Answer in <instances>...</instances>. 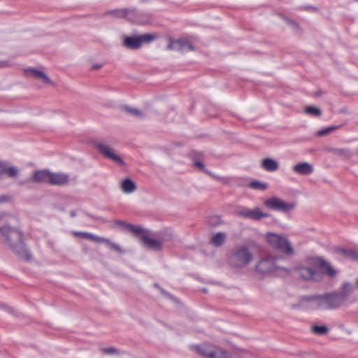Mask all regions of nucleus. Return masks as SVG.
I'll list each match as a JSON object with an SVG mask.
<instances>
[{
  "mask_svg": "<svg viewBox=\"0 0 358 358\" xmlns=\"http://www.w3.org/2000/svg\"><path fill=\"white\" fill-rule=\"evenodd\" d=\"M0 234L4 238L5 243L19 257L29 261L31 255L23 241L22 231L8 224L0 227Z\"/></svg>",
  "mask_w": 358,
  "mask_h": 358,
  "instance_id": "obj_1",
  "label": "nucleus"
},
{
  "mask_svg": "<svg viewBox=\"0 0 358 358\" xmlns=\"http://www.w3.org/2000/svg\"><path fill=\"white\" fill-rule=\"evenodd\" d=\"M307 262L310 266L322 268L323 272L321 273L307 266H297L296 270L299 275L303 280L318 282L322 280V273H325L329 276H334L336 274V271L331 267V264L322 257H310L307 259Z\"/></svg>",
  "mask_w": 358,
  "mask_h": 358,
  "instance_id": "obj_2",
  "label": "nucleus"
},
{
  "mask_svg": "<svg viewBox=\"0 0 358 358\" xmlns=\"http://www.w3.org/2000/svg\"><path fill=\"white\" fill-rule=\"evenodd\" d=\"M303 300L311 303V306L316 309L334 310L346 305L338 292L307 296Z\"/></svg>",
  "mask_w": 358,
  "mask_h": 358,
  "instance_id": "obj_3",
  "label": "nucleus"
},
{
  "mask_svg": "<svg viewBox=\"0 0 358 358\" xmlns=\"http://www.w3.org/2000/svg\"><path fill=\"white\" fill-rule=\"evenodd\" d=\"M252 254L246 245L236 247L229 257V264L236 268H242L252 259Z\"/></svg>",
  "mask_w": 358,
  "mask_h": 358,
  "instance_id": "obj_4",
  "label": "nucleus"
},
{
  "mask_svg": "<svg viewBox=\"0 0 358 358\" xmlns=\"http://www.w3.org/2000/svg\"><path fill=\"white\" fill-rule=\"evenodd\" d=\"M196 351L206 358H233L229 351L214 345L203 343L194 346Z\"/></svg>",
  "mask_w": 358,
  "mask_h": 358,
  "instance_id": "obj_5",
  "label": "nucleus"
},
{
  "mask_svg": "<svg viewBox=\"0 0 358 358\" xmlns=\"http://www.w3.org/2000/svg\"><path fill=\"white\" fill-rule=\"evenodd\" d=\"M279 258L266 257L261 258L255 266V271L261 274H268L277 271H283L289 273V270L285 267L280 266L276 264Z\"/></svg>",
  "mask_w": 358,
  "mask_h": 358,
  "instance_id": "obj_6",
  "label": "nucleus"
},
{
  "mask_svg": "<svg viewBox=\"0 0 358 358\" xmlns=\"http://www.w3.org/2000/svg\"><path fill=\"white\" fill-rule=\"evenodd\" d=\"M266 240L273 248L280 252L287 255L294 254V250L287 238L275 233H268Z\"/></svg>",
  "mask_w": 358,
  "mask_h": 358,
  "instance_id": "obj_7",
  "label": "nucleus"
},
{
  "mask_svg": "<svg viewBox=\"0 0 358 358\" xmlns=\"http://www.w3.org/2000/svg\"><path fill=\"white\" fill-rule=\"evenodd\" d=\"M157 38V36L151 34H145L141 36L123 37L122 45L130 50L139 49L143 43H148Z\"/></svg>",
  "mask_w": 358,
  "mask_h": 358,
  "instance_id": "obj_8",
  "label": "nucleus"
},
{
  "mask_svg": "<svg viewBox=\"0 0 358 358\" xmlns=\"http://www.w3.org/2000/svg\"><path fill=\"white\" fill-rule=\"evenodd\" d=\"M264 205L269 209L283 213H287L295 208L294 203H286L274 196L266 199L264 201Z\"/></svg>",
  "mask_w": 358,
  "mask_h": 358,
  "instance_id": "obj_9",
  "label": "nucleus"
},
{
  "mask_svg": "<svg viewBox=\"0 0 358 358\" xmlns=\"http://www.w3.org/2000/svg\"><path fill=\"white\" fill-rule=\"evenodd\" d=\"M94 147L105 157L109 159L120 166L124 165L123 159L115 152L110 145L101 142H95Z\"/></svg>",
  "mask_w": 358,
  "mask_h": 358,
  "instance_id": "obj_10",
  "label": "nucleus"
},
{
  "mask_svg": "<svg viewBox=\"0 0 358 358\" xmlns=\"http://www.w3.org/2000/svg\"><path fill=\"white\" fill-rule=\"evenodd\" d=\"M237 215L244 218L253 220H259L270 216L268 213L262 212L259 207H255L252 209L243 208L237 212Z\"/></svg>",
  "mask_w": 358,
  "mask_h": 358,
  "instance_id": "obj_11",
  "label": "nucleus"
},
{
  "mask_svg": "<svg viewBox=\"0 0 358 358\" xmlns=\"http://www.w3.org/2000/svg\"><path fill=\"white\" fill-rule=\"evenodd\" d=\"M144 248L152 250H160L162 249L161 241L152 239L150 237L149 231H144L141 236Z\"/></svg>",
  "mask_w": 358,
  "mask_h": 358,
  "instance_id": "obj_12",
  "label": "nucleus"
},
{
  "mask_svg": "<svg viewBox=\"0 0 358 358\" xmlns=\"http://www.w3.org/2000/svg\"><path fill=\"white\" fill-rule=\"evenodd\" d=\"M49 184L56 186L66 185L69 182V176L64 173L50 172Z\"/></svg>",
  "mask_w": 358,
  "mask_h": 358,
  "instance_id": "obj_13",
  "label": "nucleus"
},
{
  "mask_svg": "<svg viewBox=\"0 0 358 358\" xmlns=\"http://www.w3.org/2000/svg\"><path fill=\"white\" fill-rule=\"evenodd\" d=\"M136 10L135 9H130V8H122V9H115L112 10H108L103 15H110L113 17H124L129 20H132L131 18L129 17L131 14H135Z\"/></svg>",
  "mask_w": 358,
  "mask_h": 358,
  "instance_id": "obj_14",
  "label": "nucleus"
},
{
  "mask_svg": "<svg viewBox=\"0 0 358 358\" xmlns=\"http://www.w3.org/2000/svg\"><path fill=\"white\" fill-rule=\"evenodd\" d=\"M292 170L299 175L308 176L313 172L314 169L313 165L308 162H301L294 165Z\"/></svg>",
  "mask_w": 358,
  "mask_h": 358,
  "instance_id": "obj_15",
  "label": "nucleus"
},
{
  "mask_svg": "<svg viewBox=\"0 0 358 358\" xmlns=\"http://www.w3.org/2000/svg\"><path fill=\"white\" fill-rule=\"evenodd\" d=\"M6 174L9 177H16L18 174V169L15 166H8V163L0 160V175Z\"/></svg>",
  "mask_w": 358,
  "mask_h": 358,
  "instance_id": "obj_16",
  "label": "nucleus"
},
{
  "mask_svg": "<svg viewBox=\"0 0 358 358\" xmlns=\"http://www.w3.org/2000/svg\"><path fill=\"white\" fill-rule=\"evenodd\" d=\"M50 172L47 169L36 171L33 174V180L36 182L49 183Z\"/></svg>",
  "mask_w": 358,
  "mask_h": 358,
  "instance_id": "obj_17",
  "label": "nucleus"
},
{
  "mask_svg": "<svg viewBox=\"0 0 358 358\" xmlns=\"http://www.w3.org/2000/svg\"><path fill=\"white\" fill-rule=\"evenodd\" d=\"M120 189L125 194H131L136 190L137 186L131 179L127 178L122 181Z\"/></svg>",
  "mask_w": 358,
  "mask_h": 358,
  "instance_id": "obj_18",
  "label": "nucleus"
},
{
  "mask_svg": "<svg viewBox=\"0 0 358 358\" xmlns=\"http://www.w3.org/2000/svg\"><path fill=\"white\" fill-rule=\"evenodd\" d=\"M262 167L267 171H275L279 169V164L277 161L271 158H265L262 160Z\"/></svg>",
  "mask_w": 358,
  "mask_h": 358,
  "instance_id": "obj_19",
  "label": "nucleus"
},
{
  "mask_svg": "<svg viewBox=\"0 0 358 358\" xmlns=\"http://www.w3.org/2000/svg\"><path fill=\"white\" fill-rule=\"evenodd\" d=\"M336 251L345 258L358 260V252L349 248H338Z\"/></svg>",
  "mask_w": 358,
  "mask_h": 358,
  "instance_id": "obj_20",
  "label": "nucleus"
},
{
  "mask_svg": "<svg viewBox=\"0 0 358 358\" xmlns=\"http://www.w3.org/2000/svg\"><path fill=\"white\" fill-rule=\"evenodd\" d=\"M26 72L29 73L36 79L42 80L47 83H51V80L49 77L41 71L31 68L27 69Z\"/></svg>",
  "mask_w": 358,
  "mask_h": 358,
  "instance_id": "obj_21",
  "label": "nucleus"
},
{
  "mask_svg": "<svg viewBox=\"0 0 358 358\" xmlns=\"http://www.w3.org/2000/svg\"><path fill=\"white\" fill-rule=\"evenodd\" d=\"M173 43L178 45V47L177 50L182 52L194 50L193 45L187 40L178 39L177 41H173Z\"/></svg>",
  "mask_w": 358,
  "mask_h": 358,
  "instance_id": "obj_22",
  "label": "nucleus"
},
{
  "mask_svg": "<svg viewBox=\"0 0 358 358\" xmlns=\"http://www.w3.org/2000/svg\"><path fill=\"white\" fill-rule=\"evenodd\" d=\"M226 237L225 233L218 232L211 237L210 243L215 247H220L224 243Z\"/></svg>",
  "mask_w": 358,
  "mask_h": 358,
  "instance_id": "obj_23",
  "label": "nucleus"
},
{
  "mask_svg": "<svg viewBox=\"0 0 358 358\" xmlns=\"http://www.w3.org/2000/svg\"><path fill=\"white\" fill-rule=\"evenodd\" d=\"M352 285L349 282H345L342 287L340 292H338V294L342 296L343 301L347 304L348 297L350 295L352 291Z\"/></svg>",
  "mask_w": 358,
  "mask_h": 358,
  "instance_id": "obj_24",
  "label": "nucleus"
},
{
  "mask_svg": "<svg viewBox=\"0 0 358 358\" xmlns=\"http://www.w3.org/2000/svg\"><path fill=\"white\" fill-rule=\"evenodd\" d=\"M331 152L336 155L343 157L345 158H350L352 156V152L348 148H332Z\"/></svg>",
  "mask_w": 358,
  "mask_h": 358,
  "instance_id": "obj_25",
  "label": "nucleus"
},
{
  "mask_svg": "<svg viewBox=\"0 0 358 358\" xmlns=\"http://www.w3.org/2000/svg\"><path fill=\"white\" fill-rule=\"evenodd\" d=\"M311 331L315 335L322 336L327 334L329 331V329L327 326L324 325H314L311 327Z\"/></svg>",
  "mask_w": 358,
  "mask_h": 358,
  "instance_id": "obj_26",
  "label": "nucleus"
},
{
  "mask_svg": "<svg viewBox=\"0 0 358 358\" xmlns=\"http://www.w3.org/2000/svg\"><path fill=\"white\" fill-rule=\"evenodd\" d=\"M248 187L253 189L265 190L267 189L268 185L258 180H253L249 183Z\"/></svg>",
  "mask_w": 358,
  "mask_h": 358,
  "instance_id": "obj_27",
  "label": "nucleus"
},
{
  "mask_svg": "<svg viewBox=\"0 0 358 358\" xmlns=\"http://www.w3.org/2000/svg\"><path fill=\"white\" fill-rule=\"evenodd\" d=\"M305 113L315 117H318L322 114L319 108L313 106L306 107Z\"/></svg>",
  "mask_w": 358,
  "mask_h": 358,
  "instance_id": "obj_28",
  "label": "nucleus"
},
{
  "mask_svg": "<svg viewBox=\"0 0 358 358\" xmlns=\"http://www.w3.org/2000/svg\"><path fill=\"white\" fill-rule=\"evenodd\" d=\"M341 127V125L338 126H330L326 128H324L320 131H317V136H326L331 132L335 131L336 129H338Z\"/></svg>",
  "mask_w": 358,
  "mask_h": 358,
  "instance_id": "obj_29",
  "label": "nucleus"
},
{
  "mask_svg": "<svg viewBox=\"0 0 358 358\" xmlns=\"http://www.w3.org/2000/svg\"><path fill=\"white\" fill-rule=\"evenodd\" d=\"M127 229L132 231L135 234H141V236L144 233V231H148L140 226L131 224L127 225Z\"/></svg>",
  "mask_w": 358,
  "mask_h": 358,
  "instance_id": "obj_30",
  "label": "nucleus"
},
{
  "mask_svg": "<svg viewBox=\"0 0 358 358\" xmlns=\"http://www.w3.org/2000/svg\"><path fill=\"white\" fill-rule=\"evenodd\" d=\"M105 243L108 245V247L115 250L119 253H122L123 250L120 248V245H118L117 243L112 242L110 239L106 238Z\"/></svg>",
  "mask_w": 358,
  "mask_h": 358,
  "instance_id": "obj_31",
  "label": "nucleus"
},
{
  "mask_svg": "<svg viewBox=\"0 0 358 358\" xmlns=\"http://www.w3.org/2000/svg\"><path fill=\"white\" fill-rule=\"evenodd\" d=\"M124 108L127 112H128L129 114H131L132 115L137 116V117L143 116V113L136 108H129L127 106L125 107Z\"/></svg>",
  "mask_w": 358,
  "mask_h": 358,
  "instance_id": "obj_32",
  "label": "nucleus"
},
{
  "mask_svg": "<svg viewBox=\"0 0 358 358\" xmlns=\"http://www.w3.org/2000/svg\"><path fill=\"white\" fill-rule=\"evenodd\" d=\"M101 350L106 355H115L118 353V350L114 347L101 348Z\"/></svg>",
  "mask_w": 358,
  "mask_h": 358,
  "instance_id": "obj_33",
  "label": "nucleus"
},
{
  "mask_svg": "<svg viewBox=\"0 0 358 358\" xmlns=\"http://www.w3.org/2000/svg\"><path fill=\"white\" fill-rule=\"evenodd\" d=\"M73 234L76 237H80L84 239L90 240V237H91V233L85 232V231H73Z\"/></svg>",
  "mask_w": 358,
  "mask_h": 358,
  "instance_id": "obj_34",
  "label": "nucleus"
},
{
  "mask_svg": "<svg viewBox=\"0 0 358 358\" xmlns=\"http://www.w3.org/2000/svg\"><path fill=\"white\" fill-rule=\"evenodd\" d=\"M194 166L195 168L199 169L200 170H201L202 171L206 173L208 175H211V173L205 169L204 164L202 162H201L195 161L194 162Z\"/></svg>",
  "mask_w": 358,
  "mask_h": 358,
  "instance_id": "obj_35",
  "label": "nucleus"
},
{
  "mask_svg": "<svg viewBox=\"0 0 358 358\" xmlns=\"http://www.w3.org/2000/svg\"><path fill=\"white\" fill-rule=\"evenodd\" d=\"M106 238L103 237H100L96 235L91 234V237H90V241L96 242V243H105Z\"/></svg>",
  "mask_w": 358,
  "mask_h": 358,
  "instance_id": "obj_36",
  "label": "nucleus"
},
{
  "mask_svg": "<svg viewBox=\"0 0 358 358\" xmlns=\"http://www.w3.org/2000/svg\"><path fill=\"white\" fill-rule=\"evenodd\" d=\"M116 224L117 225H119L121 228L122 229H127V225H128L129 224L123 222V221H120V220H117L116 221Z\"/></svg>",
  "mask_w": 358,
  "mask_h": 358,
  "instance_id": "obj_37",
  "label": "nucleus"
},
{
  "mask_svg": "<svg viewBox=\"0 0 358 358\" xmlns=\"http://www.w3.org/2000/svg\"><path fill=\"white\" fill-rule=\"evenodd\" d=\"M10 197L7 195H1L0 196V203L8 201Z\"/></svg>",
  "mask_w": 358,
  "mask_h": 358,
  "instance_id": "obj_38",
  "label": "nucleus"
},
{
  "mask_svg": "<svg viewBox=\"0 0 358 358\" xmlns=\"http://www.w3.org/2000/svg\"><path fill=\"white\" fill-rule=\"evenodd\" d=\"M178 48H176V46L173 44V43H169V45L167 46V49L169 50H173V49H177Z\"/></svg>",
  "mask_w": 358,
  "mask_h": 358,
  "instance_id": "obj_39",
  "label": "nucleus"
},
{
  "mask_svg": "<svg viewBox=\"0 0 358 358\" xmlns=\"http://www.w3.org/2000/svg\"><path fill=\"white\" fill-rule=\"evenodd\" d=\"M101 66H102L101 64H94V65H93L92 69L94 70H96V69H99L100 68H101Z\"/></svg>",
  "mask_w": 358,
  "mask_h": 358,
  "instance_id": "obj_40",
  "label": "nucleus"
},
{
  "mask_svg": "<svg viewBox=\"0 0 358 358\" xmlns=\"http://www.w3.org/2000/svg\"><path fill=\"white\" fill-rule=\"evenodd\" d=\"M8 66L7 62H0V66H1V67H4V66Z\"/></svg>",
  "mask_w": 358,
  "mask_h": 358,
  "instance_id": "obj_41",
  "label": "nucleus"
},
{
  "mask_svg": "<svg viewBox=\"0 0 358 358\" xmlns=\"http://www.w3.org/2000/svg\"><path fill=\"white\" fill-rule=\"evenodd\" d=\"M70 215H71V217H76V211L75 210H71L70 212Z\"/></svg>",
  "mask_w": 358,
  "mask_h": 358,
  "instance_id": "obj_42",
  "label": "nucleus"
},
{
  "mask_svg": "<svg viewBox=\"0 0 358 358\" xmlns=\"http://www.w3.org/2000/svg\"><path fill=\"white\" fill-rule=\"evenodd\" d=\"M6 214L4 213H0V220H1L2 219H3V217H5Z\"/></svg>",
  "mask_w": 358,
  "mask_h": 358,
  "instance_id": "obj_43",
  "label": "nucleus"
},
{
  "mask_svg": "<svg viewBox=\"0 0 358 358\" xmlns=\"http://www.w3.org/2000/svg\"><path fill=\"white\" fill-rule=\"evenodd\" d=\"M162 293L166 296H169V294L164 289H161Z\"/></svg>",
  "mask_w": 358,
  "mask_h": 358,
  "instance_id": "obj_44",
  "label": "nucleus"
},
{
  "mask_svg": "<svg viewBox=\"0 0 358 358\" xmlns=\"http://www.w3.org/2000/svg\"><path fill=\"white\" fill-rule=\"evenodd\" d=\"M202 291H203V292H207L206 289H202Z\"/></svg>",
  "mask_w": 358,
  "mask_h": 358,
  "instance_id": "obj_45",
  "label": "nucleus"
},
{
  "mask_svg": "<svg viewBox=\"0 0 358 358\" xmlns=\"http://www.w3.org/2000/svg\"><path fill=\"white\" fill-rule=\"evenodd\" d=\"M210 224L213 225V224H214V223L210 221Z\"/></svg>",
  "mask_w": 358,
  "mask_h": 358,
  "instance_id": "obj_46",
  "label": "nucleus"
},
{
  "mask_svg": "<svg viewBox=\"0 0 358 358\" xmlns=\"http://www.w3.org/2000/svg\"><path fill=\"white\" fill-rule=\"evenodd\" d=\"M357 155H358V149H357Z\"/></svg>",
  "mask_w": 358,
  "mask_h": 358,
  "instance_id": "obj_47",
  "label": "nucleus"
}]
</instances>
